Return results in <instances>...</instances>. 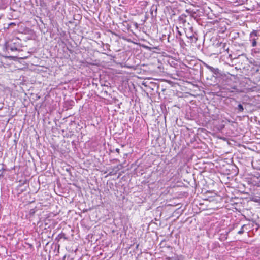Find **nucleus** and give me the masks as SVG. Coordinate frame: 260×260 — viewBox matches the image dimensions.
Wrapping results in <instances>:
<instances>
[{
	"label": "nucleus",
	"mask_w": 260,
	"mask_h": 260,
	"mask_svg": "<svg viewBox=\"0 0 260 260\" xmlns=\"http://www.w3.org/2000/svg\"><path fill=\"white\" fill-rule=\"evenodd\" d=\"M115 151L117 152V153H119V151H120V149L119 148H116L115 149Z\"/></svg>",
	"instance_id": "obj_18"
},
{
	"label": "nucleus",
	"mask_w": 260,
	"mask_h": 260,
	"mask_svg": "<svg viewBox=\"0 0 260 260\" xmlns=\"http://www.w3.org/2000/svg\"><path fill=\"white\" fill-rule=\"evenodd\" d=\"M166 260H172V257H167L166 258Z\"/></svg>",
	"instance_id": "obj_17"
},
{
	"label": "nucleus",
	"mask_w": 260,
	"mask_h": 260,
	"mask_svg": "<svg viewBox=\"0 0 260 260\" xmlns=\"http://www.w3.org/2000/svg\"><path fill=\"white\" fill-rule=\"evenodd\" d=\"M258 39V31L256 30H253L249 35V41L251 44V46L254 47L257 45V40Z\"/></svg>",
	"instance_id": "obj_3"
},
{
	"label": "nucleus",
	"mask_w": 260,
	"mask_h": 260,
	"mask_svg": "<svg viewBox=\"0 0 260 260\" xmlns=\"http://www.w3.org/2000/svg\"><path fill=\"white\" fill-rule=\"evenodd\" d=\"M21 47L20 40L15 38L6 42L3 49L8 53H11L21 51Z\"/></svg>",
	"instance_id": "obj_1"
},
{
	"label": "nucleus",
	"mask_w": 260,
	"mask_h": 260,
	"mask_svg": "<svg viewBox=\"0 0 260 260\" xmlns=\"http://www.w3.org/2000/svg\"><path fill=\"white\" fill-rule=\"evenodd\" d=\"M205 67H206L207 69H208L209 70H210L211 71H212V72H213V71H214V70H215V69H214L213 67H211V66H209V65H208V64H207L205 65Z\"/></svg>",
	"instance_id": "obj_14"
},
{
	"label": "nucleus",
	"mask_w": 260,
	"mask_h": 260,
	"mask_svg": "<svg viewBox=\"0 0 260 260\" xmlns=\"http://www.w3.org/2000/svg\"><path fill=\"white\" fill-rule=\"evenodd\" d=\"M157 8L156 6H152L151 8L150 13L152 16H156L157 14Z\"/></svg>",
	"instance_id": "obj_9"
},
{
	"label": "nucleus",
	"mask_w": 260,
	"mask_h": 260,
	"mask_svg": "<svg viewBox=\"0 0 260 260\" xmlns=\"http://www.w3.org/2000/svg\"><path fill=\"white\" fill-rule=\"evenodd\" d=\"M251 201H254L256 203H260V197L259 196H254L252 197L251 198Z\"/></svg>",
	"instance_id": "obj_12"
},
{
	"label": "nucleus",
	"mask_w": 260,
	"mask_h": 260,
	"mask_svg": "<svg viewBox=\"0 0 260 260\" xmlns=\"http://www.w3.org/2000/svg\"><path fill=\"white\" fill-rule=\"evenodd\" d=\"M235 109L237 110V113H241L243 112L244 108L243 107V104L240 102H238V106L235 108Z\"/></svg>",
	"instance_id": "obj_8"
},
{
	"label": "nucleus",
	"mask_w": 260,
	"mask_h": 260,
	"mask_svg": "<svg viewBox=\"0 0 260 260\" xmlns=\"http://www.w3.org/2000/svg\"><path fill=\"white\" fill-rule=\"evenodd\" d=\"M178 34H179V36H180L181 35L179 31H178Z\"/></svg>",
	"instance_id": "obj_20"
},
{
	"label": "nucleus",
	"mask_w": 260,
	"mask_h": 260,
	"mask_svg": "<svg viewBox=\"0 0 260 260\" xmlns=\"http://www.w3.org/2000/svg\"><path fill=\"white\" fill-rule=\"evenodd\" d=\"M219 47H220L219 52L217 53L216 54H221L224 52L229 51V46L226 43H221L219 44Z\"/></svg>",
	"instance_id": "obj_4"
},
{
	"label": "nucleus",
	"mask_w": 260,
	"mask_h": 260,
	"mask_svg": "<svg viewBox=\"0 0 260 260\" xmlns=\"http://www.w3.org/2000/svg\"><path fill=\"white\" fill-rule=\"evenodd\" d=\"M244 226H245V225H243L241 226L240 230L238 232V234L241 235L244 232Z\"/></svg>",
	"instance_id": "obj_13"
},
{
	"label": "nucleus",
	"mask_w": 260,
	"mask_h": 260,
	"mask_svg": "<svg viewBox=\"0 0 260 260\" xmlns=\"http://www.w3.org/2000/svg\"><path fill=\"white\" fill-rule=\"evenodd\" d=\"M1 18H2V16H0V19H1Z\"/></svg>",
	"instance_id": "obj_24"
},
{
	"label": "nucleus",
	"mask_w": 260,
	"mask_h": 260,
	"mask_svg": "<svg viewBox=\"0 0 260 260\" xmlns=\"http://www.w3.org/2000/svg\"><path fill=\"white\" fill-rule=\"evenodd\" d=\"M185 11L188 14V15L190 17V18H194V15L196 14L195 12L190 9H186Z\"/></svg>",
	"instance_id": "obj_10"
},
{
	"label": "nucleus",
	"mask_w": 260,
	"mask_h": 260,
	"mask_svg": "<svg viewBox=\"0 0 260 260\" xmlns=\"http://www.w3.org/2000/svg\"><path fill=\"white\" fill-rule=\"evenodd\" d=\"M8 0H0V9H5L8 6Z\"/></svg>",
	"instance_id": "obj_6"
},
{
	"label": "nucleus",
	"mask_w": 260,
	"mask_h": 260,
	"mask_svg": "<svg viewBox=\"0 0 260 260\" xmlns=\"http://www.w3.org/2000/svg\"><path fill=\"white\" fill-rule=\"evenodd\" d=\"M69 260H72V259H70Z\"/></svg>",
	"instance_id": "obj_25"
},
{
	"label": "nucleus",
	"mask_w": 260,
	"mask_h": 260,
	"mask_svg": "<svg viewBox=\"0 0 260 260\" xmlns=\"http://www.w3.org/2000/svg\"><path fill=\"white\" fill-rule=\"evenodd\" d=\"M179 41L180 45H181L182 43H184L183 40L182 39H181V38H179Z\"/></svg>",
	"instance_id": "obj_15"
},
{
	"label": "nucleus",
	"mask_w": 260,
	"mask_h": 260,
	"mask_svg": "<svg viewBox=\"0 0 260 260\" xmlns=\"http://www.w3.org/2000/svg\"><path fill=\"white\" fill-rule=\"evenodd\" d=\"M187 16L186 14H183L179 17V21H180V23H182L184 25V26L185 27L188 26V22H187L186 19V17H187Z\"/></svg>",
	"instance_id": "obj_5"
},
{
	"label": "nucleus",
	"mask_w": 260,
	"mask_h": 260,
	"mask_svg": "<svg viewBox=\"0 0 260 260\" xmlns=\"http://www.w3.org/2000/svg\"><path fill=\"white\" fill-rule=\"evenodd\" d=\"M16 25V24L15 23L11 22V23L8 24L7 27L5 26L4 29L5 30L9 29V28H10L11 27H13L15 26Z\"/></svg>",
	"instance_id": "obj_11"
},
{
	"label": "nucleus",
	"mask_w": 260,
	"mask_h": 260,
	"mask_svg": "<svg viewBox=\"0 0 260 260\" xmlns=\"http://www.w3.org/2000/svg\"><path fill=\"white\" fill-rule=\"evenodd\" d=\"M224 89L229 90L230 92H233L235 90H237V86L235 85H233L231 86H230L229 85H227L225 87Z\"/></svg>",
	"instance_id": "obj_7"
},
{
	"label": "nucleus",
	"mask_w": 260,
	"mask_h": 260,
	"mask_svg": "<svg viewBox=\"0 0 260 260\" xmlns=\"http://www.w3.org/2000/svg\"><path fill=\"white\" fill-rule=\"evenodd\" d=\"M187 25L185 27L186 37L191 40L195 39V40H197V38L196 37V32L194 31L193 27L190 24L189 22L187 23Z\"/></svg>",
	"instance_id": "obj_2"
},
{
	"label": "nucleus",
	"mask_w": 260,
	"mask_h": 260,
	"mask_svg": "<svg viewBox=\"0 0 260 260\" xmlns=\"http://www.w3.org/2000/svg\"><path fill=\"white\" fill-rule=\"evenodd\" d=\"M255 52L260 53V49H258L257 51H255Z\"/></svg>",
	"instance_id": "obj_19"
},
{
	"label": "nucleus",
	"mask_w": 260,
	"mask_h": 260,
	"mask_svg": "<svg viewBox=\"0 0 260 260\" xmlns=\"http://www.w3.org/2000/svg\"><path fill=\"white\" fill-rule=\"evenodd\" d=\"M138 246H139V245L138 244V245H137V247H137V248L138 247Z\"/></svg>",
	"instance_id": "obj_23"
},
{
	"label": "nucleus",
	"mask_w": 260,
	"mask_h": 260,
	"mask_svg": "<svg viewBox=\"0 0 260 260\" xmlns=\"http://www.w3.org/2000/svg\"><path fill=\"white\" fill-rule=\"evenodd\" d=\"M67 258H70L69 255H68V256H67Z\"/></svg>",
	"instance_id": "obj_22"
},
{
	"label": "nucleus",
	"mask_w": 260,
	"mask_h": 260,
	"mask_svg": "<svg viewBox=\"0 0 260 260\" xmlns=\"http://www.w3.org/2000/svg\"><path fill=\"white\" fill-rule=\"evenodd\" d=\"M59 236H60V238H62V237H63V238H66L64 237V236H65V234H60Z\"/></svg>",
	"instance_id": "obj_16"
},
{
	"label": "nucleus",
	"mask_w": 260,
	"mask_h": 260,
	"mask_svg": "<svg viewBox=\"0 0 260 260\" xmlns=\"http://www.w3.org/2000/svg\"><path fill=\"white\" fill-rule=\"evenodd\" d=\"M67 256L66 255H64L63 258V259L64 260L66 258Z\"/></svg>",
	"instance_id": "obj_21"
}]
</instances>
